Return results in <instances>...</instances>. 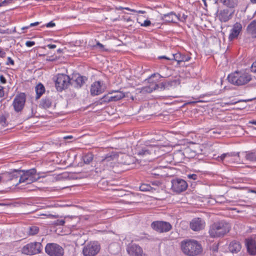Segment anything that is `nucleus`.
I'll use <instances>...</instances> for the list:
<instances>
[{
  "mask_svg": "<svg viewBox=\"0 0 256 256\" xmlns=\"http://www.w3.org/2000/svg\"><path fill=\"white\" fill-rule=\"evenodd\" d=\"M188 178L194 180H196L197 179L198 176L196 174H192L188 175Z\"/></svg>",
  "mask_w": 256,
  "mask_h": 256,
  "instance_id": "nucleus-47",
  "label": "nucleus"
},
{
  "mask_svg": "<svg viewBox=\"0 0 256 256\" xmlns=\"http://www.w3.org/2000/svg\"><path fill=\"white\" fill-rule=\"evenodd\" d=\"M250 0L253 4H256V0Z\"/></svg>",
  "mask_w": 256,
  "mask_h": 256,
  "instance_id": "nucleus-58",
  "label": "nucleus"
},
{
  "mask_svg": "<svg viewBox=\"0 0 256 256\" xmlns=\"http://www.w3.org/2000/svg\"><path fill=\"white\" fill-rule=\"evenodd\" d=\"M0 82L2 84H5L6 82V80L3 75L0 76Z\"/></svg>",
  "mask_w": 256,
  "mask_h": 256,
  "instance_id": "nucleus-43",
  "label": "nucleus"
},
{
  "mask_svg": "<svg viewBox=\"0 0 256 256\" xmlns=\"http://www.w3.org/2000/svg\"><path fill=\"white\" fill-rule=\"evenodd\" d=\"M241 248V244L236 240L231 242L228 246L229 250L232 253H238L240 250Z\"/></svg>",
  "mask_w": 256,
  "mask_h": 256,
  "instance_id": "nucleus-24",
  "label": "nucleus"
},
{
  "mask_svg": "<svg viewBox=\"0 0 256 256\" xmlns=\"http://www.w3.org/2000/svg\"><path fill=\"white\" fill-rule=\"evenodd\" d=\"M123 8L125 9V10H129V11L133 12H136V10H134V9H131V8Z\"/></svg>",
  "mask_w": 256,
  "mask_h": 256,
  "instance_id": "nucleus-53",
  "label": "nucleus"
},
{
  "mask_svg": "<svg viewBox=\"0 0 256 256\" xmlns=\"http://www.w3.org/2000/svg\"><path fill=\"white\" fill-rule=\"evenodd\" d=\"M248 32L256 38V20H252L247 26Z\"/></svg>",
  "mask_w": 256,
  "mask_h": 256,
  "instance_id": "nucleus-27",
  "label": "nucleus"
},
{
  "mask_svg": "<svg viewBox=\"0 0 256 256\" xmlns=\"http://www.w3.org/2000/svg\"><path fill=\"white\" fill-rule=\"evenodd\" d=\"M2 180V177L0 176V182Z\"/></svg>",
  "mask_w": 256,
  "mask_h": 256,
  "instance_id": "nucleus-61",
  "label": "nucleus"
},
{
  "mask_svg": "<svg viewBox=\"0 0 256 256\" xmlns=\"http://www.w3.org/2000/svg\"><path fill=\"white\" fill-rule=\"evenodd\" d=\"M137 22L140 24V26H142L146 27L150 26L152 24L150 20H145L143 23H141L138 22V20H137Z\"/></svg>",
  "mask_w": 256,
  "mask_h": 256,
  "instance_id": "nucleus-36",
  "label": "nucleus"
},
{
  "mask_svg": "<svg viewBox=\"0 0 256 256\" xmlns=\"http://www.w3.org/2000/svg\"><path fill=\"white\" fill-rule=\"evenodd\" d=\"M93 160V155L92 154H88L84 157V160L86 164H90Z\"/></svg>",
  "mask_w": 256,
  "mask_h": 256,
  "instance_id": "nucleus-34",
  "label": "nucleus"
},
{
  "mask_svg": "<svg viewBox=\"0 0 256 256\" xmlns=\"http://www.w3.org/2000/svg\"><path fill=\"white\" fill-rule=\"evenodd\" d=\"M188 184L184 180L176 178L172 180V190L176 192L180 193L186 190Z\"/></svg>",
  "mask_w": 256,
  "mask_h": 256,
  "instance_id": "nucleus-12",
  "label": "nucleus"
},
{
  "mask_svg": "<svg viewBox=\"0 0 256 256\" xmlns=\"http://www.w3.org/2000/svg\"><path fill=\"white\" fill-rule=\"evenodd\" d=\"M158 20H163L166 23L178 24L179 22L185 23L188 18V16L184 14H176L174 12H170L166 14L158 16Z\"/></svg>",
  "mask_w": 256,
  "mask_h": 256,
  "instance_id": "nucleus-3",
  "label": "nucleus"
},
{
  "mask_svg": "<svg viewBox=\"0 0 256 256\" xmlns=\"http://www.w3.org/2000/svg\"><path fill=\"white\" fill-rule=\"evenodd\" d=\"M35 44V42L34 41H26V46L28 47H31Z\"/></svg>",
  "mask_w": 256,
  "mask_h": 256,
  "instance_id": "nucleus-40",
  "label": "nucleus"
},
{
  "mask_svg": "<svg viewBox=\"0 0 256 256\" xmlns=\"http://www.w3.org/2000/svg\"><path fill=\"white\" fill-rule=\"evenodd\" d=\"M47 60H51V61L54 60V58H49L48 59H47Z\"/></svg>",
  "mask_w": 256,
  "mask_h": 256,
  "instance_id": "nucleus-59",
  "label": "nucleus"
},
{
  "mask_svg": "<svg viewBox=\"0 0 256 256\" xmlns=\"http://www.w3.org/2000/svg\"><path fill=\"white\" fill-rule=\"evenodd\" d=\"M70 82V79L68 76L58 74L56 76L55 80V86L58 91L62 92L68 88Z\"/></svg>",
  "mask_w": 256,
  "mask_h": 256,
  "instance_id": "nucleus-7",
  "label": "nucleus"
},
{
  "mask_svg": "<svg viewBox=\"0 0 256 256\" xmlns=\"http://www.w3.org/2000/svg\"><path fill=\"white\" fill-rule=\"evenodd\" d=\"M6 64V65L14 66V62L10 57H8Z\"/></svg>",
  "mask_w": 256,
  "mask_h": 256,
  "instance_id": "nucleus-37",
  "label": "nucleus"
},
{
  "mask_svg": "<svg viewBox=\"0 0 256 256\" xmlns=\"http://www.w3.org/2000/svg\"><path fill=\"white\" fill-rule=\"evenodd\" d=\"M112 93H109L107 95H105L102 98V102H116L121 100L125 96V94L124 92L118 91L116 92L115 94L112 96H110Z\"/></svg>",
  "mask_w": 256,
  "mask_h": 256,
  "instance_id": "nucleus-21",
  "label": "nucleus"
},
{
  "mask_svg": "<svg viewBox=\"0 0 256 256\" xmlns=\"http://www.w3.org/2000/svg\"><path fill=\"white\" fill-rule=\"evenodd\" d=\"M73 138V136H68L64 137V139H72Z\"/></svg>",
  "mask_w": 256,
  "mask_h": 256,
  "instance_id": "nucleus-55",
  "label": "nucleus"
},
{
  "mask_svg": "<svg viewBox=\"0 0 256 256\" xmlns=\"http://www.w3.org/2000/svg\"><path fill=\"white\" fill-rule=\"evenodd\" d=\"M220 2L230 10H232L238 4V0H219Z\"/></svg>",
  "mask_w": 256,
  "mask_h": 256,
  "instance_id": "nucleus-25",
  "label": "nucleus"
},
{
  "mask_svg": "<svg viewBox=\"0 0 256 256\" xmlns=\"http://www.w3.org/2000/svg\"><path fill=\"white\" fill-rule=\"evenodd\" d=\"M250 192H252V193H254V194H256V190H250L249 191Z\"/></svg>",
  "mask_w": 256,
  "mask_h": 256,
  "instance_id": "nucleus-57",
  "label": "nucleus"
},
{
  "mask_svg": "<svg viewBox=\"0 0 256 256\" xmlns=\"http://www.w3.org/2000/svg\"><path fill=\"white\" fill-rule=\"evenodd\" d=\"M126 251L130 256H142L144 254L142 248L136 244L128 246Z\"/></svg>",
  "mask_w": 256,
  "mask_h": 256,
  "instance_id": "nucleus-20",
  "label": "nucleus"
},
{
  "mask_svg": "<svg viewBox=\"0 0 256 256\" xmlns=\"http://www.w3.org/2000/svg\"><path fill=\"white\" fill-rule=\"evenodd\" d=\"M86 80V77L78 75L75 76L72 84L75 88H80L84 84Z\"/></svg>",
  "mask_w": 256,
  "mask_h": 256,
  "instance_id": "nucleus-26",
  "label": "nucleus"
},
{
  "mask_svg": "<svg viewBox=\"0 0 256 256\" xmlns=\"http://www.w3.org/2000/svg\"><path fill=\"white\" fill-rule=\"evenodd\" d=\"M180 248L182 253L187 256H197L202 252L201 244L192 239L182 240L180 243Z\"/></svg>",
  "mask_w": 256,
  "mask_h": 256,
  "instance_id": "nucleus-1",
  "label": "nucleus"
},
{
  "mask_svg": "<svg viewBox=\"0 0 256 256\" xmlns=\"http://www.w3.org/2000/svg\"><path fill=\"white\" fill-rule=\"evenodd\" d=\"M250 69L252 72H256V61L252 63Z\"/></svg>",
  "mask_w": 256,
  "mask_h": 256,
  "instance_id": "nucleus-41",
  "label": "nucleus"
},
{
  "mask_svg": "<svg viewBox=\"0 0 256 256\" xmlns=\"http://www.w3.org/2000/svg\"><path fill=\"white\" fill-rule=\"evenodd\" d=\"M161 184V183L159 182H152V184L153 186H158L160 184Z\"/></svg>",
  "mask_w": 256,
  "mask_h": 256,
  "instance_id": "nucleus-50",
  "label": "nucleus"
},
{
  "mask_svg": "<svg viewBox=\"0 0 256 256\" xmlns=\"http://www.w3.org/2000/svg\"><path fill=\"white\" fill-rule=\"evenodd\" d=\"M246 158L250 161H256V154L255 152H248L246 155Z\"/></svg>",
  "mask_w": 256,
  "mask_h": 256,
  "instance_id": "nucleus-33",
  "label": "nucleus"
},
{
  "mask_svg": "<svg viewBox=\"0 0 256 256\" xmlns=\"http://www.w3.org/2000/svg\"><path fill=\"white\" fill-rule=\"evenodd\" d=\"M6 53L1 48H0V57L4 58L6 57Z\"/></svg>",
  "mask_w": 256,
  "mask_h": 256,
  "instance_id": "nucleus-45",
  "label": "nucleus"
},
{
  "mask_svg": "<svg viewBox=\"0 0 256 256\" xmlns=\"http://www.w3.org/2000/svg\"><path fill=\"white\" fill-rule=\"evenodd\" d=\"M231 229L230 225L224 220L214 222L210 226L208 233L212 238L224 236Z\"/></svg>",
  "mask_w": 256,
  "mask_h": 256,
  "instance_id": "nucleus-2",
  "label": "nucleus"
},
{
  "mask_svg": "<svg viewBox=\"0 0 256 256\" xmlns=\"http://www.w3.org/2000/svg\"><path fill=\"white\" fill-rule=\"evenodd\" d=\"M4 96V91L3 90V88L0 86V98H2Z\"/></svg>",
  "mask_w": 256,
  "mask_h": 256,
  "instance_id": "nucleus-49",
  "label": "nucleus"
},
{
  "mask_svg": "<svg viewBox=\"0 0 256 256\" xmlns=\"http://www.w3.org/2000/svg\"><path fill=\"white\" fill-rule=\"evenodd\" d=\"M36 99H39L45 92V88L42 83H39L35 87Z\"/></svg>",
  "mask_w": 256,
  "mask_h": 256,
  "instance_id": "nucleus-28",
  "label": "nucleus"
},
{
  "mask_svg": "<svg viewBox=\"0 0 256 256\" xmlns=\"http://www.w3.org/2000/svg\"><path fill=\"white\" fill-rule=\"evenodd\" d=\"M38 24H39L38 22H34V23H31L28 26H26L25 28H23L22 29L24 30V28H30V27L38 26Z\"/></svg>",
  "mask_w": 256,
  "mask_h": 256,
  "instance_id": "nucleus-42",
  "label": "nucleus"
},
{
  "mask_svg": "<svg viewBox=\"0 0 256 256\" xmlns=\"http://www.w3.org/2000/svg\"><path fill=\"white\" fill-rule=\"evenodd\" d=\"M151 227L154 230L160 233L168 232L172 228V226L170 222L162 220L153 222L151 224Z\"/></svg>",
  "mask_w": 256,
  "mask_h": 256,
  "instance_id": "nucleus-8",
  "label": "nucleus"
},
{
  "mask_svg": "<svg viewBox=\"0 0 256 256\" xmlns=\"http://www.w3.org/2000/svg\"><path fill=\"white\" fill-rule=\"evenodd\" d=\"M148 83L149 84L148 85L150 87V88L153 90L159 88V86L157 84V82L153 80L152 78H149Z\"/></svg>",
  "mask_w": 256,
  "mask_h": 256,
  "instance_id": "nucleus-32",
  "label": "nucleus"
},
{
  "mask_svg": "<svg viewBox=\"0 0 256 256\" xmlns=\"http://www.w3.org/2000/svg\"><path fill=\"white\" fill-rule=\"evenodd\" d=\"M239 156V152H229L222 154L220 156H218L216 159L219 162H224V161H226V162H232L235 160V157Z\"/></svg>",
  "mask_w": 256,
  "mask_h": 256,
  "instance_id": "nucleus-17",
  "label": "nucleus"
},
{
  "mask_svg": "<svg viewBox=\"0 0 256 256\" xmlns=\"http://www.w3.org/2000/svg\"><path fill=\"white\" fill-rule=\"evenodd\" d=\"M153 91V90L150 88V87L148 85L144 86L142 88V92H143L151 93Z\"/></svg>",
  "mask_w": 256,
  "mask_h": 256,
  "instance_id": "nucleus-35",
  "label": "nucleus"
},
{
  "mask_svg": "<svg viewBox=\"0 0 256 256\" xmlns=\"http://www.w3.org/2000/svg\"><path fill=\"white\" fill-rule=\"evenodd\" d=\"M242 31V25L240 22H236L235 23L232 28V29L230 31V34L228 35V40L230 42H232L234 40L237 39L238 37V36L241 33Z\"/></svg>",
  "mask_w": 256,
  "mask_h": 256,
  "instance_id": "nucleus-14",
  "label": "nucleus"
},
{
  "mask_svg": "<svg viewBox=\"0 0 256 256\" xmlns=\"http://www.w3.org/2000/svg\"><path fill=\"white\" fill-rule=\"evenodd\" d=\"M56 26V24L54 22H53L51 21L49 22H48V24H46V26L47 28H51V27H54Z\"/></svg>",
  "mask_w": 256,
  "mask_h": 256,
  "instance_id": "nucleus-46",
  "label": "nucleus"
},
{
  "mask_svg": "<svg viewBox=\"0 0 256 256\" xmlns=\"http://www.w3.org/2000/svg\"><path fill=\"white\" fill-rule=\"evenodd\" d=\"M135 12L138 13V14H142L146 13V12L144 10H136V12Z\"/></svg>",
  "mask_w": 256,
  "mask_h": 256,
  "instance_id": "nucleus-54",
  "label": "nucleus"
},
{
  "mask_svg": "<svg viewBox=\"0 0 256 256\" xmlns=\"http://www.w3.org/2000/svg\"><path fill=\"white\" fill-rule=\"evenodd\" d=\"M152 174H154V175H157V176H159V174H156V173H152Z\"/></svg>",
  "mask_w": 256,
  "mask_h": 256,
  "instance_id": "nucleus-60",
  "label": "nucleus"
},
{
  "mask_svg": "<svg viewBox=\"0 0 256 256\" xmlns=\"http://www.w3.org/2000/svg\"><path fill=\"white\" fill-rule=\"evenodd\" d=\"M140 188L141 191H144V192H146V191H151L152 192H154V191L158 192V189H156V188H152L150 186L149 184H142L140 186Z\"/></svg>",
  "mask_w": 256,
  "mask_h": 256,
  "instance_id": "nucleus-30",
  "label": "nucleus"
},
{
  "mask_svg": "<svg viewBox=\"0 0 256 256\" xmlns=\"http://www.w3.org/2000/svg\"><path fill=\"white\" fill-rule=\"evenodd\" d=\"M20 176L19 183L26 182L27 184L32 183L39 178L35 168H32L26 170H20L16 172Z\"/></svg>",
  "mask_w": 256,
  "mask_h": 256,
  "instance_id": "nucleus-5",
  "label": "nucleus"
},
{
  "mask_svg": "<svg viewBox=\"0 0 256 256\" xmlns=\"http://www.w3.org/2000/svg\"><path fill=\"white\" fill-rule=\"evenodd\" d=\"M12 0H4V1L0 2V6H4L8 5V4Z\"/></svg>",
  "mask_w": 256,
  "mask_h": 256,
  "instance_id": "nucleus-39",
  "label": "nucleus"
},
{
  "mask_svg": "<svg viewBox=\"0 0 256 256\" xmlns=\"http://www.w3.org/2000/svg\"><path fill=\"white\" fill-rule=\"evenodd\" d=\"M42 250L40 242H32L24 246L22 248V252L26 255H34L40 253Z\"/></svg>",
  "mask_w": 256,
  "mask_h": 256,
  "instance_id": "nucleus-6",
  "label": "nucleus"
},
{
  "mask_svg": "<svg viewBox=\"0 0 256 256\" xmlns=\"http://www.w3.org/2000/svg\"><path fill=\"white\" fill-rule=\"evenodd\" d=\"M97 46H98L100 48H102L104 47V46L102 44H100V42H98L97 43Z\"/></svg>",
  "mask_w": 256,
  "mask_h": 256,
  "instance_id": "nucleus-56",
  "label": "nucleus"
},
{
  "mask_svg": "<svg viewBox=\"0 0 256 256\" xmlns=\"http://www.w3.org/2000/svg\"><path fill=\"white\" fill-rule=\"evenodd\" d=\"M47 47L50 49H54L55 48L56 46V44H48L47 45Z\"/></svg>",
  "mask_w": 256,
  "mask_h": 256,
  "instance_id": "nucleus-48",
  "label": "nucleus"
},
{
  "mask_svg": "<svg viewBox=\"0 0 256 256\" xmlns=\"http://www.w3.org/2000/svg\"><path fill=\"white\" fill-rule=\"evenodd\" d=\"M234 12L232 10L224 8L218 11L217 17L221 22H226L232 18Z\"/></svg>",
  "mask_w": 256,
  "mask_h": 256,
  "instance_id": "nucleus-18",
  "label": "nucleus"
},
{
  "mask_svg": "<svg viewBox=\"0 0 256 256\" xmlns=\"http://www.w3.org/2000/svg\"><path fill=\"white\" fill-rule=\"evenodd\" d=\"M100 246L96 242H90L85 246L82 250L84 256H95L100 251Z\"/></svg>",
  "mask_w": 256,
  "mask_h": 256,
  "instance_id": "nucleus-11",
  "label": "nucleus"
},
{
  "mask_svg": "<svg viewBox=\"0 0 256 256\" xmlns=\"http://www.w3.org/2000/svg\"><path fill=\"white\" fill-rule=\"evenodd\" d=\"M248 124L256 126V120H252L248 122Z\"/></svg>",
  "mask_w": 256,
  "mask_h": 256,
  "instance_id": "nucleus-51",
  "label": "nucleus"
},
{
  "mask_svg": "<svg viewBox=\"0 0 256 256\" xmlns=\"http://www.w3.org/2000/svg\"><path fill=\"white\" fill-rule=\"evenodd\" d=\"M239 102H240V100L236 101V100H231V101H230L229 102H226L225 104L226 105H232V104H237Z\"/></svg>",
  "mask_w": 256,
  "mask_h": 256,
  "instance_id": "nucleus-44",
  "label": "nucleus"
},
{
  "mask_svg": "<svg viewBox=\"0 0 256 256\" xmlns=\"http://www.w3.org/2000/svg\"><path fill=\"white\" fill-rule=\"evenodd\" d=\"M52 100L49 98H42L40 104V106L44 109H47L51 107Z\"/></svg>",
  "mask_w": 256,
  "mask_h": 256,
  "instance_id": "nucleus-29",
  "label": "nucleus"
},
{
  "mask_svg": "<svg viewBox=\"0 0 256 256\" xmlns=\"http://www.w3.org/2000/svg\"><path fill=\"white\" fill-rule=\"evenodd\" d=\"M228 81L236 86H242L248 83L251 80V76L241 72H235L229 74L228 76Z\"/></svg>",
  "mask_w": 256,
  "mask_h": 256,
  "instance_id": "nucleus-4",
  "label": "nucleus"
},
{
  "mask_svg": "<svg viewBox=\"0 0 256 256\" xmlns=\"http://www.w3.org/2000/svg\"><path fill=\"white\" fill-rule=\"evenodd\" d=\"M157 148L156 146H152L151 145L146 146L142 148V150L136 152L140 158H144L149 155L152 154V153L155 152L156 149Z\"/></svg>",
  "mask_w": 256,
  "mask_h": 256,
  "instance_id": "nucleus-19",
  "label": "nucleus"
},
{
  "mask_svg": "<svg viewBox=\"0 0 256 256\" xmlns=\"http://www.w3.org/2000/svg\"><path fill=\"white\" fill-rule=\"evenodd\" d=\"M104 90V87L100 81L94 82L90 87V94L92 96H97L102 94Z\"/></svg>",
  "mask_w": 256,
  "mask_h": 256,
  "instance_id": "nucleus-22",
  "label": "nucleus"
},
{
  "mask_svg": "<svg viewBox=\"0 0 256 256\" xmlns=\"http://www.w3.org/2000/svg\"><path fill=\"white\" fill-rule=\"evenodd\" d=\"M206 226L204 220L200 218H193L190 224V228L194 231L198 232L203 230Z\"/></svg>",
  "mask_w": 256,
  "mask_h": 256,
  "instance_id": "nucleus-16",
  "label": "nucleus"
},
{
  "mask_svg": "<svg viewBox=\"0 0 256 256\" xmlns=\"http://www.w3.org/2000/svg\"><path fill=\"white\" fill-rule=\"evenodd\" d=\"M246 246L248 252L252 256L256 255V242L252 238L246 240Z\"/></svg>",
  "mask_w": 256,
  "mask_h": 256,
  "instance_id": "nucleus-23",
  "label": "nucleus"
},
{
  "mask_svg": "<svg viewBox=\"0 0 256 256\" xmlns=\"http://www.w3.org/2000/svg\"><path fill=\"white\" fill-rule=\"evenodd\" d=\"M161 24V22H154L152 24V25L153 26H158L160 24Z\"/></svg>",
  "mask_w": 256,
  "mask_h": 256,
  "instance_id": "nucleus-52",
  "label": "nucleus"
},
{
  "mask_svg": "<svg viewBox=\"0 0 256 256\" xmlns=\"http://www.w3.org/2000/svg\"><path fill=\"white\" fill-rule=\"evenodd\" d=\"M26 94L24 92H20L16 95L12 102V106L16 112H21L25 105Z\"/></svg>",
  "mask_w": 256,
  "mask_h": 256,
  "instance_id": "nucleus-10",
  "label": "nucleus"
},
{
  "mask_svg": "<svg viewBox=\"0 0 256 256\" xmlns=\"http://www.w3.org/2000/svg\"><path fill=\"white\" fill-rule=\"evenodd\" d=\"M163 85L162 84H161V86H162ZM162 88V86H161L160 88Z\"/></svg>",
  "mask_w": 256,
  "mask_h": 256,
  "instance_id": "nucleus-62",
  "label": "nucleus"
},
{
  "mask_svg": "<svg viewBox=\"0 0 256 256\" xmlns=\"http://www.w3.org/2000/svg\"><path fill=\"white\" fill-rule=\"evenodd\" d=\"M6 118L3 115L0 116V124L2 126H4L6 124Z\"/></svg>",
  "mask_w": 256,
  "mask_h": 256,
  "instance_id": "nucleus-38",
  "label": "nucleus"
},
{
  "mask_svg": "<svg viewBox=\"0 0 256 256\" xmlns=\"http://www.w3.org/2000/svg\"><path fill=\"white\" fill-rule=\"evenodd\" d=\"M45 251L50 256H62L64 253L63 248L54 243L48 244L46 246Z\"/></svg>",
  "mask_w": 256,
  "mask_h": 256,
  "instance_id": "nucleus-9",
  "label": "nucleus"
},
{
  "mask_svg": "<svg viewBox=\"0 0 256 256\" xmlns=\"http://www.w3.org/2000/svg\"><path fill=\"white\" fill-rule=\"evenodd\" d=\"M39 232V228L37 226H32L28 228V234L30 236L36 234Z\"/></svg>",
  "mask_w": 256,
  "mask_h": 256,
  "instance_id": "nucleus-31",
  "label": "nucleus"
},
{
  "mask_svg": "<svg viewBox=\"0 0 256 256\" xmlns=\"http://www.w3.org/2000/svg\"><path fill=\"white\" fill-rule=\"evenodd\" d=\"M118 156L114 154H107L104 158L102 160L100 163L103 166H106L107 168H113L118 160Z\"/></svg>",
  "mask_w": 256,
  "mask_h": 256,
  "instance_id": "nucleus-15",
  "label": "nucleus"
},
{
  "mask_svg": "<svg viewBox=\"0 0 256 256\" xmlns=\"http://www.w3.org/2000/svg\"><path fill=\"white\" fill-rule=\"evenodd\" d=\"M159 58H164L170 60H174L177 62L178 65H180L181 62L189 61L190 58V56H186L182 54L181 53L178 52L172 54L170 57L160 56L159 57Z\"/></svg>",
  "mask_w": 256,
  "mask_h": 256,
  "instance_id": "nucleus-13",
  "label": "nucleus"
}]
</instances>
